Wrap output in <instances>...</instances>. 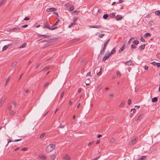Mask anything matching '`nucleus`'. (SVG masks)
<instances>
[{
  "mask_svg": "<svg viewBox=\"0 0 160 160\" xmlns=\"http://www.w3.org/2000/svg\"><path fill=\"white\" fill-rule=\"evenodd\" d=\"M43 28H46L50 30H54L57 28V27H51L47 21L44 22V25L43 27Z\"/></svg>",
  "mask_w": 160,
  "mask_h": 160,
  "instance_id": "1",
  "label": "nucleus"
},
{
  "mask_svg": "<svg viewBox=\"0 0 160 160\" xmlns=\"http://www.w3.org/2000/svg\"><path fill=\"white\" fill-rule=\"evenodd\" d=\"M55 145L52 144H50L46 148V152L49 153L53 151L55 148Z\"/></svg>",
  "mask_w": 160,
  "mask_h": 160,
  "instance_id": "2",
  "label": "nucleus"
},
{
  "mask_svg": "<svg viewBox=\"0 0 160 160\" xmlns=\"http://www.w3.org/2000/svg\"><path fill=\"white\" fill-rule=\"evenodd\" d=\"M124 63L126 65L128 66H133L134 65L133 62L132 60H129L124 62Z\"/></svg>",
  "mask_w": 160,
  "mask_h": 160,
  "instance_id": "3",
  "label": "nucleus"
},
{
  "mask_svg": "<svg viewBox=\"0 0 160 160\" xmlns=\"http://www.w3.org/2000/svg\"><path fill=\"white\" fill-rule=\"evenodd\" d=\"M88 27L91 28H102V26L100 25H97L95 26L88 25Z\"/></svg>",
  "mask_w": 160,
  "mask_h": 160,
  "instance_id": "4",
  "label": "nucleus"
},
{
  "mask_svg": "<svg viewBox=\"0 0 160 160\" xmlns=\"http://www.w3.org/2000/svg\"><path fill=\"white\" fill-rule=\"evenodd\" d=\"M57 10V9L55 8H48L46 10V12H50L53 11H55Z\"/></svg>",
  "mask_w": 160,
  "mask_h": 160,
  "instance_id": "5",
  "label": "nucleus"
},
{
  "mask_svg": "<svg viewBox=\"0 0 160 160\" xmlns=\"http://www.w3.org/2000/svg\"><path fill=\"white\" fill-rule=\"evenodd\" d=\"M115 18L117 21H118L121 20L122 19L123 17L120 15H117Z\"/></svg>",
  "mask_w": 160,
  "mask_h": 160,
  "instance_id": "6",
  "label": "nucleus"
},
{
  "mask_svg": "<svg viewBox=\"0 0 160 160\" xmlns=\"http://www.w3.org/2000/svg\"><path fill=\"white\" fill-rule=\"evenodd\" d=\"M63 158L65 160H71V158L68 154H66L63 157Z\"/></svg>",
  "mask_w": 160,
  "mask_h": 160,
  "instance_id": "7",
  "label": "nucleus"
},
{
  "mask_svg": "<svg viewBox=\"0 0 160 160\" xmlns=\"http://www.w3.org/2000/svg\"><path fill=\"white\" fill-rule=\"evenodd\" d=\"M110 56V55H109V54L107 55L106 54L104 56V57L102 58V61H105L107 59L109 58Z\"/></svg>",
  "mask_w": 160,
  "mask_h": 160,
  "instance_id": "8",
  "label": "nucleus"
},
{
  "mask_svg": "<svg viewBox=\"0 0 160 160\" xmlns=\"http://www.w3.org/2000/svg\"><path fill=\"white\" fill-rule=\"evenodd\" d=\"M136 142V141H130L128 142V145L129 146H131L134 144Z\"/></svg>",
  "mask_w": 160,
  "mask_h": 160,
  "instance_id": "9",
  "label": "nucleus"
},
{
  "mask_svg": "<svg viewBox=\"0 0 160 160\" xmlns=\"http://www.w3.org/2000/svg\"><path fill=\"white\" fill-rule=\"evenodd\" d=\"M38 158H40L42 160H44L47 157L45 155H42L38 156Z\"/></svg>",
  "mask_w": 160,
  "mask_h": 160,
  "instance_id": "10",
  "label": "nucleus"
},
{
  "mask_svg": "<svg viewBox=\"0 0 160 160\" xmlns=\"http://www.w3.org/2000/svg\"><path fill=\"white\" fill-rule=\"evenodd\" d=\"M79 40L78 38H74L69 41L70 43H72L76 42Z\"/></svg>",
  "mask_w": 160,
  "mask_h": 160,
  "instance_id": "11",
  "label": "nucleus"
},
{
  "mask_svg": "<svg viewBox=\"0 0 160 160\" xmlns=\"http://www.w3.org/2000/svg\"><path fill=\"white\" fill-rule=\"evenodd\" d=\"M146 158V156H142L140 157L137 160H144Z\"/></svg>",
  "mask_w": 160,
  "mask_h": 160,
  "instance_id": "12",
  "label": "nucleus"
},
{
  "mask_svg": "<svg viewBox=\"0 0 160 160\" xmlns=\"http://www.w3.org/2000/svg\"><path fill=\"white\" fill-rule=\"evenodd\" d=\"M125 48V45H123L122 47L119 50L118 52H119L120 53Z\"/></svg>",
  "mask_w": 160,
  "mask_h": 160,
  "instance_id": "13",
  "label": "nucleus"
},
{
  "mask_svg": "<svg viewBox=\"0 0 160 160\" xmlns=\"http://www.w3.org/2000/svg\"><path fill=\"white\" fill-rule=\"evenodd\" d=\"M10 77H9L7 79L5 83V84L4 86L5 87H6L9 81L10 80Z\"/></svg>",
  "mask_w": 160,
  "mask_h": 160,
  "instance_id": "14",
  "label": "nucleus"
},
{
  "mask_svg": "<svg viewBox=\"0 0 160 160\" xmlns=\"http://www.w3.org/2000/svg\"><path fill=\"white\" fill-rule=\"evenodd\" d=\"M27 45V43L26 42H24L22 44L20 47H19V48H22L26 47Z\"/></svg>",
  "mask_w": 160,
  "mask_h": 160,
  "instance_id": "15",
  "label": "nucleus"
},
{
  "mask_svg": "<svg viewBox=\"0 0 160 160\" xmlns=\"http://www.w3.org/2000/svg\"><path fill=\"white\" fill-rule=\"evenodd\" d=\"M50 156L51 160H54L56 158L55 155L54 154H52Z\"/></svg>",
  "mask_w": 160,
  "mask_h": 160,
  "instance_id": "16",
  "label": "nucleus"
},
{
  "mask_svg": "<svg viewBox=\"0 0 160 160\" xmlns=\"http://www.w3.org/2000/svg\"><path fill=\"white\" fill-rule=\"evenodd\" d=\"M17 64V62L16 61H14V62L12 63L11 67L12 68H14L16 65Z\"/></svg>",
  "mask_w": 160,
  "mask_h": 160,
  "instance_id": "17",
  "label": "nucleus"
},
{
  "mask_svg": "<svg viewBox=\"0 0 160 160\" xmlns=\"http://www.w3.org/2000/svg\"><path fill=\"white\" fill-rule=\"evenodd\" d=\"M145 44L141 45L139 47V49H140L141 50H143L145 47Z\"/></svg>",
  "mask_w": 160,
  "mask_h": 160,
  "instance_id": "18",
  "label": "nucleus"
},
{
  "mask_svg": "<svg viewBox=\"0 0 160 160\" xmlns=\"http://www.w3.org/2000/svg\"><path fill=\"white\" fill-rule=\"evenodd\" d=\"M116 14V12H112L109 15V16L111 18H113L115 16V14Z\"/></svg>",
  "mask_w": 160,
  "mask_h": 160,
  "instance_id": "19",
  "label": "nucleus"
},
{
  "mask_svg": "<svg viewBox=\"0 0 160 160\" xmlns=\"http://www.w3.org/2000/svg\"><path fill=\"white\" fill-rule=\"evenodd\" d=\"M157 100H158V98L156 97H154V98H152V102H156L157 101Z\"/></svg>",
  "mask_w": 160,
  "mask_h": 160,
  "instance_id": "20",
  "label": "nucleus"
},
{
  "mask_svg": "<svg viewBox=\"0 0 160 160\" xmlns=\"http://www.w3.org/2000/svg\"><path fill=\"white\" fill-rule=\"evenodd\" d=\"M150 36L151 34L150 33L147 32L144 34V37L145 38H147V37Z\"/></svg>",
  "mask_w": 160,
  "mask_h": 160,
  "instance_id": "21",
  "label": "nucleus"
},
{
  "mask_svg": "<svg viewBox=\"0 0 160 160\" xmlns=\"http://www.w3.org/2000/svg\"><path fill=\"white\" fill-rule=\"evenodd\" d=\"M20 28L18 27H15L11 29L10 30V31H11L12 30H20Z\"/></svg>",
  "mask_w": 160,
  "mask_h": 160,
  "instance_id": "22",
  "label": "nucleus"
},
{
  "mask_svg": "<svg viewBox=\"0 0 160 160\" xmlns=\"http://www.w3.org/2000/svg\"><path fill=\"white\" fill-rule=\"evenodd\" d=\"M133 44L137 45L139 43V41L137 40H135L133 42Z\"/></svg>",
  "mask_w": 160,
  "mask_h": 160,
  "instance_id": "23",
  "label": "nucleus"
},
{
  "mask_svg": "<svg viewBox=\"0 0 160 160\" xmlns=\"http://www.w3.org/2000/svg\"><path fill=\"white\" fill-rule=\"evenodd\" d=\"M115 52V48H113V49L112 50L111 52L109 53V54L110 55V56L111 55L113 54Z\"/></svg>",
  "mask_w": 160,
  "mask_h": 160,
  "instance_id": "24",
  "label": "nucleus"
},
{
  "mask_svg": "<svg viewBox=\"0 0 160 160\" xmlns=\"http://www.w3.org/2000/svg\"><path fill=\"white\" fill-rule=\"evenodd\" d=\"M155 13L158 16L160 15V11L157 10L155 11Z\"/></svg>",
  "mask_w": 160,
  "mask_h": 160,
  "instance_id": "25",
  "label": "nucleus"
},
{
  "mask_svg": "<svg viewBox=\"0 0 160 160\" xmlns=\"http://www.w3.org/2000/svg\"><path fill=\"white\" fill-rule=\"evenodd\" d=\"M45 135V133H43L40 136V139H42Z\"/></svg>",
  "mask_w": 160,
  "mask_h": 160,
  "instance_id": "26",
  "label": "nucleus"
},
{
  "mask_svg": "<svg viewBox=\"0 0 160 160\" xmlns=\"http://www.w3.org/2000/svg\"><path fill=\"white\" fill-rule=\"evenodd\" d=\"M116 73L117 77H120L121 76V73L119 71H116Z\"/></svg>",
  "mask_w": 160,
  "mask_h": 160,
  "instance_id": "27",
  "label": "nucleus"
},
{
  "mask_svg": "<svg viewBox=\"0 0 160 160\" xmlns=\"http://www.w3.org/2000/svg\"><path fill=\"white\" fill-rule=\"evenodd\" d=\"M75 24H76V22L72 23L70 25H69L68 26V27L69 28H70L71 27H73V25H75Z\"/></svg>",
  "mask_w": 160,
  "mask_h": 160,
  "instance_id": "28",
  "label": "nucleus"
},
{
  "mask_svg": "<svg viewBox=\"0 0 160 160\" xmlns=\"http://www.w3.org/2000/svg\"><path fill=\"white\" fill-rule=\"evenodd\" d=\"M49 68H50V67L49 66H46L43 68V71H46V70H48Z\"/></svg>",
  "mask_w": 160,
  "mask_h": 160,
  "instance_id": "29",
  "label": "nucleus"
},
{
  "mask_svg": "<svg viewBox=\"0 0 160 160\" xmlns=\"http://www.w3.org/2000/svg\"><path fill=\"white\" fill-rule=\"evenodd\" d=\"M108 17V15L107 14H105L103 15V18L104 19H106Z\"/></svg>",
  "mask_w": 160,
  "mask_h": 160,
  "instance_id": "30",
  "label": "nucleus"
},
{
  "mask_svg": "<svg viewBox=\"0 0 160 160\" xmlns=\"http://www.w3.org/2000/svg\"><path fill=\"white\" fill-rule=\"evenodd\" d=\"M59 22H60L59 19H58L56 21V22L53 25V26H55V25H58V24Z\"/></svg>",
  "mask_w": 160,
  "mask_h": 160,
  "instance_id": "31",
  "label": "nucleus"
},
{
  "mask_svg": "<svg viewBox=\"0 0 160 160\" xmlns=\"http://www.w3.org/2000/svg\"><path fill=\"white\" fill-rule=\"evenodd\" d=\"M7 48L8 46L6 45L4 46L2 49V51H4L5 50L7 49Z\"/></svg>",
  "mask_w": 160,
  "mask_h": 160,
  "instance_id": "32",
  "label": "nucleus"
},
{
  "mask_svg": "<svg viewBox=\"0 0 160 160\" xmlns=\"http://www.w3.org/2000/svg\"><path fill=\"white\" fill-rule=\"evenodd\" d=\"M54 39H55L51 38L50 40H44V41H42V42H49V41L50 40H54Z\"/></svg>",
  "mask_w": 160,
  "mask_h": 160,
  "instance_id": "33",
  "label": "nucleus"
},
{
  "mask_svg": "<svg viewBox=\"0 0 160 160\" xmlns=\"http://www.w3.org/2000/svg\"><path fill=\"white\" fill-rule=\"evenodd\" d=\"M109 41H110V39H109V40H107V41L104 43V46H105L106 47L107 45V44H108V43L109 42Z\"/></svg>",
  "mask_w": 160,
  "mask_h": 160,
  "instance_id": "34",
  "label": "nucleus"
},
{
  "mask_svg": "<svg viewBox=\"0 0 160 160\" xmlns=\"http://www.w3.org/2000/svg\"><path fill=\"white\" fill-rule=\"evenodd\" d=\"M39 36H42L43 38H47L48 37H49V36H47V35H44V34L40 35H39Z\"/></svg>",
  "mask_w": 160,
  "mask_h": 160,
  "instance_id": "35",
  "label": "nucleus"
},
{
  "mask_svg": "<svg viewBox=\"0 0 160 160\" xmlns=\"http://www.w3.org/2000/svg\"><path fill=\"white\" fill-rule=\"evenodd\" d=\"M142 114H141V115H139V116L138 118L136 120L138 121V120H140L142 118Z\"/></svg>",
  "mask_w": 160,
  "mask_h": 160,
  "instance_id": "36",
  "label": "nucleus"
},
{
  "mask_svg": "<svg viewBox=\"0 0 160 160\" xmlns=\"http://www.w3.org/2000/svg\"><path fill=\"white\" fill-rule=\"evenodd\" d=\"M131 49H135L136 48V47L133 44H131Z\"/></svg>",
  "mask_w": 160,
  "mask_h": 160,
  "instance_id": "37",
  "label": "nucleus"
},
{
  "mask_svg": "<svg viewBox=\"0 0 160 160\" xmlns=\"http://www.w3.org/2000/svg\"><path fill=\"white\" fill-rule=\"evenodd\" d=\"M74 10V8L73 6H71L70 7V8H69V10L70 11H72Z\"/></svg>",
  "mask_w": 160,
  "mask_h": 160,
  "instance_id": "38",
  "label": "nucleus"
},
{
  "mask_svg": "<svg viewBox=\"0 0 160 160\" xmlns=\"http://www.w3.org/2000/svg\"><path fill=\"white\" fill-rule=\"evenodd\" d=\"M15 114V112L13 111H12L10 113V115L11 116L14 115Z\"/></svg>",
  "mask_w": 160,
  "mask_h": 160,
  "instance_id": "39",
  "label": "nucleus"
},
{
  "mask_svg": "<svg viewBox=\"0 0 160 160\" xmlns=\"http://www.w3.org/2000/svg\"><path fill=\"white\" fill-rule=\"evenodd\" d=\"M64 94V92H63L61 93V94L60 97V99H61L62 98V97L63 96Z\"/></svg>",
  "mask_w": 160,
  "mask_h": 160,
  "instance_id": "40",
  "label": "nucleus"
},
{
  "mask_svg": "<svg viewBox=\"0 0 160 160\" xmlns=\"http://www.w3.org/2000/svg\"><path fill=\"white\" fill-rule=\"evenodd\" d=\"M101 69H102V68H101L100 69V71H99V72L97 74V75L100 76L101 74V73H102L101 71Z\"/></svg>",
  "mask_w": 160,
  "mask_h": 160,
  "instance_id": "41",
  "label": "nucleus"
},
{
  "mask_svg": "<svg viewBox=\"0 0 160 160\" xmlns=\"http://www.w3.org/2000/svg\"><path fill=\"white\" fill-rule=\"evenodd\" d=\"M124 105V103L123 102H122L121 104L119 106V107L122 108V107Z\"/></svg>",
  "mask_w": 160,
  "mask_h": 160,
  "instance_id": "42",
  "label": "nucleus"
},
{
  "mask_svg": "<svg viewBox=\"0 0 160 160\" xmlns=\"http://www.w3.org/2000/svg\"><path fill=\"white\" fill-rule=\"evenodd\" d=\"M13 104L14 107V108H15L16 105H17V103L16 101H13Z\"/></svg>",
  "mask_w": 160,
  "mask_h": 160,
  "instance_id": "43",
  "label": "nucleus"
},
{
  "mask_svg": "<svg viewBox=\"0 0 160 160\" xmlns=\"http://www.w3.org/2000/svg\"><path fill=\"white\" fill-rule=\"evenodd\" d=\"M30 19V18L28 17H25L24 19V20L28 21Z\"/></svg>",
  "mask_w": 160,
  "mask_h": 160,
  "instance_id": "44",
  "label": "nucleus"
},
{
  "mask_svg": "<svg viewBox=\"0 0 160 160\" xmlns=\"http://www.w3.org/2000/svg\"><path fill=\"white\" fill-rule=\"evenodd\" d=\"M4 102V100H2L0 102V107L2 106V104Z\"/></svg>",
  "mask_w": 160,
  "mask_h": 160,
  "instance_id": "45",
  "label": "nucleus"
},
{
  "mask_svg": "<svg viewBox=\"0 0 160 160\" xmlns=\"http://www.w3.org/2000/svg\"><path fill=\"white\" fill-rule=\"evenodd\" d=\"M49 83L48 82H47L46 83H45L44 85V88H45L48 85Z\"/></svg>",
  "mask_w": 160,
  "mask_h": 160,
  "instance_id": "46",
  "label": "nucleus"
},
{
  "mask_svg": "<svg viewBox=\"0 0 160 160\" xmlns=\"http://www.w3.org/2000/svg\"><path fill=\"white\" fill-rule=\"evenodd\" d=\"M64 125H63L62 124H60L59 127V128H64Z\"/></svg>",
  "mask_w": 160,
  "mask_h": 160,
  "instance_id": "47",
  "label": "nucleus"
},
{
  "mask_svg": "<svg viewBox=\"0 0 160 160\" xmlns=\"http://www.w3.org/2000/svg\"><path fill=\"white\" fill-rule=\"evenodd\" d=\"M156 65L158 67H160V63H157L155 62Z\"/></svg>",
  "mask_w": 160,
  "mask_h": 160,
  "instance_id": "48",
  "label": "nucleus"
},
{
  "mask_svg": "<svg viewBox=\"0 0 160 160\" xmlns=\"http://www.w3.org/2000/svg\"><path fill=\"white\" fill-rule=\"evenodd\" d=\"M104 36V34H101L100 35H99V38H102L103 36Z\"/></svg>",
  "mask_w": 160,
  "mask_h": 160,
  "instance_id": "49",
  "label": "nucleus"
},
{
  "mask_svg": "<svg viewBox=\"0 0 160 160\" xmlns=\"http://www.w3.org/2000/svg\"><path fill=\"white\" fill-rule=\"evenodd\" d=\"M78 19V18H73V22H75L77 21Z\"/></svg>",
  "mask_w": 160,
  "mask_h": 160,
  "instance_id": "50",
  "label": "nucleus"
},
{
  "mask_svg": "<svg viewBox=\"0 0 160 160\" xmlns=\"http://www.w3.org/2000/svg\"><path fill=\"white\" fill-rule=\"evenodd\" d=\"M80 12V11H74V13H76V15L78 14Z\"/></svg>",
  "mask_w": 160,
  "mask_h": 160,
  "instance_id": "51",
  "label": "nucleus"
},
{
  "mask_svg": "<svg viewBox=\"0 0 160 160\" xmlns=\"http://www.w3.org/2000/svg\"><path fill=\"white\" fill-rule=\"evenodd\" d=\"M65 6H66V7H69V6H70V4L69 3H67L65 4Z\"/></svg>",
  "mask_w": 160,
  "mask_h": 160,
  "instance_id": "52",
  "label": "nucleus"
},
{
  "mask_svg": "<svg viewBox=\"0 0 160 160\" xmlns=\"http://www.w3.org/2000/svg\"><path fill=\"white\" fill-rule=\"evenodd\" d=\"M28 26V24H26L22 26L21 27L22 28H25L27 27Z\"/></svg>",
  "mask_w": 160,
  "mask_h": 160,
  "instance_id": "53",
  "label": "nucleus"
},
{
  "mask_svg": "<svg viewBox=\"0 0 160 160\" xmlns=\"http://www.w3.org/2000/svg\"><path fill=\"white\" fill-rule=\"evenodd\" d=\"M102 88V87H101V86H98V87H97V89L98 90H100Z\"/></svg>",
  "mask_w": 160,
  "mask_h": 160,
  "instance_id": "54",
  "label": "nucleus"
},
{
  "mask_svg": "<svg viewBox=\"0 0 160 160\" xmlns=\"http://www.w3.org/2000/svg\"><path fill=\"white\" fill-rule=\"evenodd\" d=\"M128 104L129 105L131 103V100L130 99H129L128 100Z\"/></svg>",
  "mask_w": 160,
  "mask_h": 160,
  "instance_id": "55",
  "label": "nucleus"
},
{
  "mask_svg": "<svg viewBox=\"0 0 160 160\" xmlns=\"http://www.w3.org/2000/svg\"><path fill=\"white\" fill-rule=\"evenodd\" d=\"M93 142V141H92L90 142L88 144V146H90L92 144Z\"/></svg>",
  "mask_w": 160,
  "mask_h": 160,
  "instance_id": "56",
  "label": "nucleus"
},
{
  "mask_svg": "<svg viewBox=\"0 0 160 160\" xmlns=\"http://www.w3.org/2000/svg\"><path fill=\"white\" fill-rule=\"evenodd\" d=\"M4 1H2L0 2V6H1L4 3Z\"/></svg>",
  "mask_w": 160,
  "mask_h": 160,
  "instance_id": "57",
  "label": "nucleus"
},
{
  "mask_svg": "<svg viewBox=\"0 0 160 160\" xmlns=\"http://www.w3.org/2000/svg\"><path fill=\"white\" fill-rule=\"evenodd\" d=\"M85 59L83 58L81 61L80 63L81 64H82L85 62Z\"/></svg>",
  "mask_w": 160,
  "mask_h": 160,
  "instance_id": "58",
  "label": "nucleus"
},
{
  "mask_svg": "<svg viewBox=\"0 0 160 160\" xmlns=\"http://www.w3.org/2000/svg\"><path fill=\"white\" fill-rule=\"evenodd\" d=\"M140 40L142 42H145V39L143 38H142V37H141V38Z\"/></svg>",
  "mask_w": 160,
  "mask_h": 160,
  "instance_id": "59",
  "label": "nucleus"
},
{
  "mask_svg": "<svg viewBox=\"0 0 160 160\" xmlns=\"http://www.w3.org/2000/svg\"><path fill=\"white\" fill-rule=\"evenodd\" d=\"M100 157V156L96 157L95 158H94L93 160H97Z\"/></svg>",
  "mask_w": 160,
  "mask_h": 160,
  "instance_id": "60",
  "label": "nucleus"
},
{
  "mask_svg": "<svg viewBox=\"0 0 160 160\" xmlns=\"http://www.w3.org/2000/svg\"><path fill=\"white\" fill-rule=\"evenodd\" d=\"M133 111V113H134L136 112V110L135 109L133 108L131 110V111Z\"/></svg>",
  "mask_w": 160,
  "mask_h": 160,
  "instance_id": "61",
  "label": "nucleus"
},
{
  "mask_svg": "<svg viewBox=\"0 0 160 160\" xmlns=\"http://www.w3.org/2000/svg\"><path fill=\"white\" fill-rule=\"evenodd\" d=\"M40 65V63L37 64L36 65V68H35V69L37 68Z\"/></svg>",
  "mask_w": 160,
  "mask_h": 160,
  "instance_id": "62",
  "label": "nucleus"
},
{
  "mask_svg": "<svg viewBox=\"0 0 160 160\" xmlns=\"http://www.w3.org/2000/svg\"><path fill=\"white\" fill-rule=\"evenodd\" d=\"M11 108H12V106H11V105H10L9 106H8V109L9 110H11Z\"/></svg>",
  "mask_w": 160,
  "mask_h": 160,
  "instance_id": "63",
  "label": "nucleus"
},
{
  "mask_svg": "<svg viewBox=\"0 0 160 160\" xmlns=\"http://www.w3.org/2000/svg\"><path fill=\"white\" fill-rule=\"evenodd\" d=\"M87 76H91V72H88L87 74Z\"/></svg>",
  "mask_w": 160,
  "mask_h": 160,
  "instance_id": "64",
  "label": "nucleus"
}]
</instances>
